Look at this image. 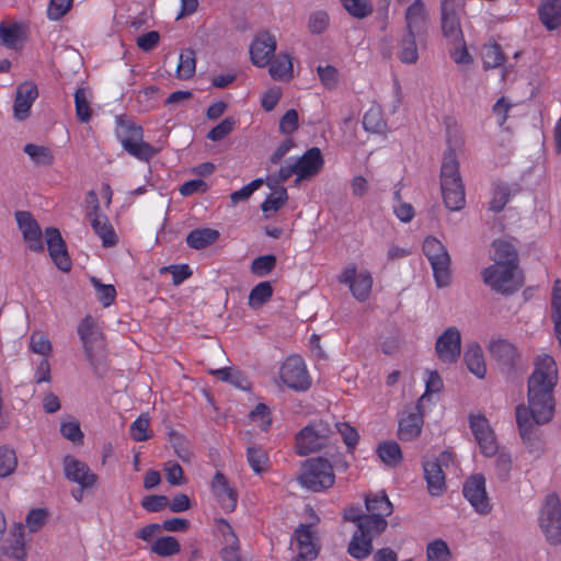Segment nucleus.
<instances>
[{"instance_id":"obj_7","label":"nucleus","mask_w":561,"mask_h":561,"mask_svg":"<svg viewBox=\"0 0 561 561\" xmlns=\"http://www.w3.org/2000/svg\"><path fill=\"white\" fill-rule=\"evenodd\" d=\"M117 137L123 148L133 157L140 161L148 162L158 150L142 140L144 131L138 125L123 123L117 129Z\"/></svg>"},{"instance_id":"obj_54","label":"nucleus","mask_w":561,"mask_h":561,"mask_svg":"<svg viewBox=\"0 0 561 561\" xmlns=\"http://www.w3.org/2000/svg\"><path fill=\"white\" fill-rule=\"evenodd\" d=\"M18 459L15 451L8 447L0 448V477L5 478L12 474L16 468Z\"/></svg>"},{"instance_id":"obj_64","label":"nucleus","mask_w":561,"mask_h":561,"mask_svg":"<svg viewBox=\"0 0 561 561\" xmlns=\"http://www.w3.org/2000/svg\"><path fill=\"white\" fill-rule=\"evenodd\" d=\"M216 528L219 536L222 538L224 545H237L239 541L231 525L224 518L217 519Z\"/></svg>"},{"instance_id":"obj_52","label":"nucleus","mask_w":561,"mask_h":561,"mask_svg":"<svg viewBox=\"0 0 561 561\" xmlns=\"http://www.w3.org/2000/svg\"><path fill=\"white\" fill-rule=\"evenodd\" d=\"M213 374L216 375L220 380L230 382L239 389L245 390L249 388L248 380L241 375L240 371L233 368H220L214 370Z\"/></svg>"},{"instance_id":"obj_1","label":"nucleus","mask_w":561,"mask_h":561,"mask_svg":"<svg viewBox=\"0 0 561 561\" xmlns=\"http://www.w3.org/2000/svg\"><path fill=\"white\" fill-rule=\"evenodd\" d=\"M534 371L528 378L527 405L515 409L519 436L527 451L540 456L545 440L539 426L549 423L554 414L553 390L558 382V367L549 354H540L534 362Z\"/></svg>"},{"instance_id":"obj_40","label":"nucleus","mask_w":561,"mask_h":561,"mask_svg":"<svg viewBox=\"0 0 561 561\" xmlns=\"http://www.w3.org/2000/svg\"><path fill=\"white\" fill-rule=\"evenodd\" d=\"M377 451L381 461L387 466L396 467L402 460L401 448L396 442L380 444Z\"/></svg>"},{"instance_id":"obj_24","label":"nucleus","mask_w":561,"mask_h":561,"mask_svg":"<svg viewBox=\"0 0 561 561\" xmlns=\"http://www.w3.org/2000/svg\"><path fill=\"white\" fill-rule=\"evenodd\" d=\"M211 490L215 493L221 508L225 512H233L238 503V494L234 489L229 486L226 477L217 472L211 481Z\"/></svg>"},{"instance_id":"obj_16","label":"nucleus","mask_w":561,"mask_h":561,"mask_svg":"<svg viewBox=\"0 0 561 561\" xmlns=\"http://www.w3.org/2000/svg\"><path fill=\"white\" fill-rule=\"evenodd\" d=\"M430 16L423 0H414L404 12V32L415 33L419 38L427 34Z\"/></svg>"},{"instance_id":"obj_23","label":"nucleus","mask_w":561,"mask_h":561,"mask_svg":"<svg viewBox=\"0 0 561 561\" xmlns=\"http://www.w3.org/2000/svg\"><path fill=\"white\" fill-rule=\"evenodd\" d=\"M66 478L78 483L82 489L92 486L96 482V476L89 467L73 457L67 456L64 460Z\"/></svg>"},{"instance_id":"obj_32","label":"nucleus","mask_w":561,"mask_h":561,"mask_svg":"<svg viewBox=\"0 0 561 561\" xmlns=\"http://www.w3.org/2000/svg\"><path fill=\"white\" fill-rule=\"evenodd\" d=\"M219 238V231L211 228H198L192 230L186 237V243L190 248L195 250L204 249Z\"/></svg>"},{"instance_id":"obj_51","label":"nucleus","mask_w":561,"mask_h":561,"mask_svg":"<svg viewBox=\"0 0 561 561\" xmlns=\"http://www.w3.org/2000/svg\"><path fill=\"white\" fill-rule=\"evenodd\" d=\"M344 9L353 16L363 19L373 12L370 0H341Z\"/></svg>"},{"instance_id":"obj_45","label":"nucleus","mask_w":561,"mask_h":561,"mask_svg":"<svg viewBox=\"0 0 561 561\" xmlns=\"http://www.w3.org/2000/svg\"><path fill=\"white\" fill-rule=\"evenodd\" d=\"M450 557V549L443 539H435L426 547L427 561H449Z\"/></svg>"},{"instance_id":"obj_20","label":"nucleus","mask_w":561,"mask_h":561,"mask_svg":"<svg viewBox=\"0 0 561 561\" xmlns=\"http://www.w3.org/2000/svg\"><path fill=\"white\" fill-rule=\"evenodd\" d=\"M46 243L49 255L56 266L62 271L68 272L71 268V260L68 255L65 242L61 234L56 228H47L45 231Z\"/></svg>"},{"instance_id":"obj_19","label":"nucleus","mask_w":561,"mask_h":561,"mask_svg":"<svg viewBox=\"0 0 561 561\" xmlns=\"http://www.w3.org/2000/svg\"><path fill=\"white\" fill-rule=\"evenodd\" d=\"M276 49V38L267 32L259 33L250 47L251 61L256 67L270 64Z\"/></svg>"},{"instance_id":"obj_49","label":"nucleus","mask_w":561,"mask_h":561,"mask_svg":"<svg viewBox=\"0 0 561 561\" xmlns=\"http://www.w3.org/2000/svg\"><path fill=\"white\" fill-rule=\"evenodd\" d=\"M247 456L249 465L255 473H261L266 470L268 457L262 448L256 446L248 447Z\"/></svg>"},{"instance_id":"obj_62","label":"nucleus","mask_w":561,"mask_h":561,"mask_svg":"<svg viewBox=\"0 0 561 561\" xmlns=\"http://www.w3.org/2000/svg\"><path fill=\"white\" fill-rule=\"evenodd\" d=\"M263 181L261 179L253 180L248 185L242 188L234 191L230 194V199L233 205L245 202L250 198V196L262 185Z\"/></svg>"},{"instance_id":"obj_29","label":"nucleus","mask_w":561,"mask_h":561,"mask_svg":"<svg viewBox=\"0 0 561 561\" xmlns=\"http://www.w3.org/2000/svg\"><path fill=\"white\" fill-rule=\"evenodd\" d=\"M296 541L298 548V557L302 560H313L318 556L316 543L310 528L306 525H300L296 531Z\"/></svg>"},{"instance_id":"obj_42","label":"nucleus","mask_w":561,"mask_h":561,"mask_svg":"<svg viewBox=\"0 0 561 561\" xmlns=\"http://www.w3.org/2000/svg\"><path fill=\"white\" fill-rule=\"evenodd\" d=\"M151 552L160 556V557H171L180 552V543L172 536H164L158 538L151 545Z\"/></svg>"},{"instance_id":"obj_13","label":"nucleus","mask_w":561,"mask_h":561,"mask_svg":"<svg viewBox=\"0 0 561 561\" xmlns=\"http://www.w3.org/2000/svg\"><path fill=\"white\" fill-rule=\"evenodd\" d=\"M435 351L446 364H454L461 353V334L456 327L447 328L436 340Z\"/></svg>"},{"instance_id":"obj_3","label":"nucleus","mask_w":561,"mask_h":561,"mask_svg":"<svg viewBox=\"0 0 561 561\" xmlns=\"http://www.w3.org/2000/svg\"><path fill=\"white\" fill-rule=\"evenodd\" d=\"M324 159L317 147L308 149L299 158H289L277 173V182H286L291 175H296L295 185L301 181L314 178L323 168Z\"/></svg>"},{"instance_id":"obj_5","label":"nucleus","mask_w":561,"mask_h":561,"mask_svg":"<svg viewBox=\"0 0 561 561\" xmlns=\"http://www.w3.org/2000/svg\"><path fill=\"white\" fill-rule=\"evenodd\" d=\"M423 252L432 266L436 286L447 287L450 284V256L445 245L430 236L423 242Z\"/></svg>"},{"instance_id":"obj_12","label":"nucleus","mask_w":561,"mask_h":561,"mask_svg":"<svg viewBox=\"0 0 561 561\" xmlns=\"http://www.w3.org/2000/svg\"><path fill=\"white\" fill-rule=\"evenodd\" d=\"M329 430L322 423H314L304 427L296 436V451L306 456L318 451L328 443Z\"/></svg>"},{"instance_id":"obj_57","label":"nucleus","mask_w":561,"mask_h":561,"mask_svg":"<svg viewBox=\"0 0 561 561\" xmlns=\"http://www.w3.org/2000/svg\"><path fill=\"white\" fill-rule=\"evenodd\" d=\"M495 458V468L497 477L501 480H507L510 477V471L512 469V457L511 454L506 450H499L494 455Z\"/></svg>"},{"instance_id":"obj_43","label":"nucleus","mask_w":561,"mask_h":561,"mask_svg":"<svg viewBox=\"0 0 561 561\" xmlns=\"http://www.w3.org/2000/svg\"><path fill=\"white\" fill-rule=\"evenodd\" d=\"M22 35L23 27L18 23L0 25V39L5 46L10 48H16L21 44Z\"/></svg>"},{"instance_id":"obj_4","label":"nucleus","mask_w":561,"mask_h":561,"mask_svg":"<svg viewBox=\"0 0 561 561\" xmlns=\"http://www.w3.org/2000/svg\"><path fill=\"white\" fill-rule=\"evenodd\" d=\"M333 466L321 457L308 459L298 477L299 484L312 492H322L334 484Z\"/></svg>"},{"instance_id":"obj_18","label":"nucleus","mask_w":561,"mask_h":561,"mask_svg":"<svg viewBox=\"0 0 561 561\" xmlns=\"http://www.w3.org/2000/svg\"><path fill=\"white\" fill-rule=\"evenodd\" d=\"M421 405L420 402H416L405 408L404 416L399 420L398 435L401 440H412L420 435L423 425Z\"/></svg>"},{"instance_id":"obj_34","label":"nucleus","mask_w":561,"mask_h":561,"mask_svg":"<svg viewBox=\"0 0 561 561\" xmlns=\"http://www.w3.org/2000/svg\"><path fill=\"white\" fill-rule=\"evenodd\" d=\"M89 220L95 234H98L102 240L104 247H112L116 244L117 236L105 215L96 216Z\"/></svg>"},{"instance_id":"obj_31","label":"nucleus","mask_w":561,"mask_h":561,"mask_svg":"<svg viewBox=\"0 0 561 561\" xmlns=\"http://www.w3.org/2000/svg\"><path fill=\"white\" fill-rule=\"evenodd\" d=\"M417 34L404 32L399 42L398 57L401 62L412 65L419 60V50L416 44Z\"/></svg>"},{"instance_id":"obj_44","label":"nucleus","mask_w":561,"mask_h":561,"mask_svg":"<svg viewBox=\"0 0 561 561\" xmlns=\"http://www.w3.org/2000/svg\"><path fill=\"white\" fill-rule=\"evenodd\" d=\"M363 126L366 130L373 133H380L386 127V123L382 117L381 107L373 105L363 117Z\"/></svg>"},{"instance_id":"obj_21","label":"nucleus","mask_w":561,"mask_h":561,"mask_svg":"<svg viewBox=\"0 0 561 561\" xmlns=\"http://www.w3.org/2000/svg\"><path fill=\"white\" fill-rule=\"evenodd\" d=\"M38 96V90L35 83L26 81L16 89V95L13 104V116L18 121H24L30 116L31 107Z\"/></svg>"},{"instance_id":"obj_15","label":"nucleus","mask_w":561,"mask_h":561,"mask_svg":"<svg viewBox=\"0 0 561 561\" xmlns=\"http://www.w3.org/2000/svg\"><path fill=\"white\" fill-rule=\"evenodd\" d=\"M440 10V31L447 44H461L463 42V32L460 23L461 8H439Z\"/></svg>"},{"instance_id":"obj_63","label":"nucleus","mask_w":561,"mask_h":561,"mask_svg":"<svg viewBox=\"0 0 561 561\" xmlns=\"http://www.w3.org/2000/svg\"><path fill=\"white\" fill-rule=\"evenodd\" d=\"M329 25V15L324 11L313 12L308 21V27L313 34L323 33Z\"/></svg>"},{"instance_id":"obj_17","label":"nucleus","mask_w":561,"mask_h":561,"mask_svg":"<svg viewBox=\"0 0 561 561\" xmlns=\"http://www.w3.org/2000/svg\"><path fill=\"white\" fill-rule=\"evenodd\" d=\"M15 219L27 248L34 252L43 251L42 230L31 213L19 210L15 213Z\"/></svg>"},{"instance_id":"obj_53","label":"nucleus","mask_w":561,"mask_h":561,"mask_svg":"<svg viewBox=\"0 0 561 561\" xmlns=\"http://www.w3.org/2000/svg\"><path fill=\"white\" fill-rule=\"evenodd\" d=\"M91 283L96 290L98 300L103 307H110L116 298V289L111 284H102L96 277H91Z\"/></svg>"},{"instance_id":"obj_26","label":"nucleus","mask_w":561,"mask_h":561,"mask_svg":"<svg viewBox=\"0 0 561 561\" xmlns=\"http://www.w3.org/2000/svg\"><path fill=\"white\" fill-rule=\"evenodd\" d=\"M538 14L547 30L559 28L561 26V0H541Z\"/></svg>"},{"instance_id":"obj_9","label":"nucleus","mask_w":561,"mask_h":561,"mask_svg":"<svg viewBox=\"0 0 561 561\" xmlns=\"http://www.w3.org/2000/svg\"><path fill=\"white\" fill-rule=\"evenodd\" d=\"M367 520L375 534L386 530L388 523L386 517L392 513V504L385 492L369 494L365 497Z\"/></svg>"},{"instance_id":"obj_2","label":"nucleus","mask_w":561,"mask_h":561,"mask_svg":"<svg viewBox=\"0 0 561 561\" xmlns=\"http://www.w3.org/2000/svg\"><path fill=\"white\" fill-rule=\"evenodd\" d=\"M494 263L482 271L483 282L501 294H512L522 286L518 259L514 247L502 240L492 244Z\"/></svg>"},{"instance_id":"obj_33","label":"nucleus","mask_w":561,"mask_h":561,"mask_svg":"<svg viewBox=\"0 0 561 561\" xmlns=\"http://www.w3.org/2000/svg\"><path fill=\"white\" fill-rule=\"evenodd\" d=\"M489 348L491 355L506 366L514 365L518 356L516 347L505 340L491 342Z\"/></svg>"},{"instance_id":"obj_11","label":"nucleus","mask_w":561,"mask_h":561,"mask_svg":"<svg viewBox=\"0 0 561 561\" xmlns=\"http://www.w3.org/2000/svg\"><path fill=\"white\" fill-rule=\"evenodd\" d=\"M469 426L481 454L485 457H493L497 451L499 445L489 420L482 414H471L469 416Z\"/></svg>"},{"instance_id":"obj_50","label":"nucleus","mask_w":561,"mask_h":561,"mask_svg":"<svg viewBox=\"0 0 561 561\" xmlns=\"http://www.w3.org/2000/svg\"><path fill=\"white\" fill-rule=\"evenodd\" d=\"M30 350L46 358L50 355L53 346L46 334L41 331H35L30 337Z\"/></svg>"},{"instance_id":"obj_61","label":"nucleus","mask_w":561,"mask_h":561,"mask_svg":"<svg viewBox=\"0 0 561 561\" xmlns=\"http://www.w3.org/2000/svg\"><path fill=\"white\" fill-rule=\"evenodd\" d=\"M271 412L266 404L259 403L253 411L250 412V419L255 422L261 430L266 431L271 425Z\"/></svg>"},{"instance_id":"obj_36","label":"nucleus","mask_w":561,"mask_h":561,"mask_svg":"<svg viewBox=\"0 0 561 561\" xmlns=\"http://www.w3.org/2000/svg\"><path fill=\"white\" fill-rule=\"evenodd\" d=\"M23 526L19 524L14 530V546L11 547V551L7 550L5 546H2L3 553L0 556V561H25V550L22 537Z\"/></svg>"},{"instance_id":"obj_39","label":"nucleus","mask_w":561,"mask_h":561,"mask_svg":"<svg viewBox=\"0 0 561 561\" xmlns=\"http://www.w3.org/2000/svg\"><path fill=\"white\" fill-rule=\"evenodd\" d=\"M91 96L92 95L90 90L85 88H80L75 93L76 115L77 118L82 123H87L91 118Z\"/></svg>"},{"instance_id":"obj_6","label":"nucleus","mask_w":561,"mask_h":561,"mask_svg":"<svg viewBox=\"0 0 561 561\" xmlns=\"http://www.w3.org/2000/svg\"><path fill=\"white\" fill-rule=\"evenodd\" d=\"M539 527L550 545L561 542V501L556 493L546 495L538 515Z\"/></svg>"},{"instance_id":"obj_27","label":"nucleus","mask_w":561,"mask_h":561,"mask_svg":"<svg viewBox=\"0 0 561 561\" xmlns=\"http://www.w3.org/2000/svg\"><path fill=\"white\" fill-rule=\"evenodd\" d=\"M442 195L446 207L450 210H459L463 207L466 197L462 181L440 183Z\"/></svg>"},{"instance_id":"obj_38","label":"nucleus","mask_w":561,"mask_h":561,"mask_svg":"<svg viewBox=\"0 0 561 561\" xmlns=\"http://www.w3.org/2000/svg\"><path fill=\"white\" fill-rule=\"evenodd\" d=\"M270 75L275 80L287 81L293 76V64L287 55H278L270 66Z\"/></svg>"},{"instance_id":"obj_14","label":"nucleus","mask_w":561,"mask_h":561,"mask_svg":"<svg viewBox=\"0 0 561 561\" xmlns=\"http://www.w3.org/2000/svg\"><path fill=\"white\" fill-rule=\"evenodd\" d=\"M462 493L468 502L479 514H488L491 511L490 500L485 491V479L482 474H474L463 484Z\"/></svg>"},{"instance_id":"obj_59","label":"nucleus","mask_w":561,"mask_h":561,"mask_svg":"<svg viewBox=\"0 0 561 561\" xmlns=\"http://www.w3.org/2000/svg\"><path fill=\"white\" fill-rule=\"evenodd\" d=\"M510 198V191L504 185H496L493 188L492 198L490 201V209L499 213L507 204Z\"/></svg>"},{"instance_id":"obj_30","label":"nucleus","mask_w":561,"mask_h":561,"mask_svg":"<svg viewBox=\"0 0 561 561\" xmlns=\"http://www.w3.org/2000/svg\"><path fill=\"white\" fill-rule=\"evenodd\" d=\"M463 357L470 373L480 379L485 377L486 366L480 345L476 343L470 344L467 347Z\"/></svg>"},{"instance_id":"obj_22","label":"nucleus","mask_w":561,"mask_h":561,"mask_svg":"<svg viewBox=\"0 0 561 561\" xmlns=\"http://www.w3.org/2000/svg\"><path fill=\"white\" fill-rule=\"evenodd\" d=\"M77 332L82 342L87 359L93 363L94 350L101 344L102 335L91 316H87L78 325Z\"/></svg>"},{"instance_id":"obj_35","label":"nucleus","mask_w":561,"mask_h":561,"mask_svg":"<svg viewBox=\"0 0 561 561\" xmlns=\"http://www.w3.org/2000/svg\"><path fill=\"white\" fill-rule=\"evenodd\" d=\"M461 176L459 173V163L455 151L449 150L445 152L442 170H440V183L443 182H455L460 181Z\"/></svg>"},{"instance_id":"obj_58","label":"nucleus","mask_w":561,"mask_h":561,"mask_svg":"<svg viewBox=\"0 0 561 561\" xmlns=\"http://www.w3.org/2000/svg\"><path fill=\"white\" fill-rule=\"evenodd\" d=\"M236 125V121L232 117H226L207 134V138L213 141H219L229 135Z\"/></svg>"},{"instance_id":"obj_55","label":"nucleus","mask_w":561,"mask_h":561,"mask_svg":"<svg viewBox=\"0 0 561 561\" xmlns=\"http://www.w3.org/2000/svg\"><path fill=\"white\" fill-rule=\"evenodd\" d=\"M150 425V419L148 414L139 415L131 424L129 433L135 442H145L150 435H148V428Z\"/></svg>"},{"instance_id":"obj_25","label":"nucleus","mask_w":561,"mask_h":561,"mask_svg":"<svg viewBox=\"0 0 561 561\" xmlns=\"http://www.w3.org/2000/svg\"><path fill=\"white\" fill-rule=\"evenodd\" d=\"M378 535L370 528L357 529L348 543L347 552L354 559H366L373 552V539Z\"/></svg>"},{"instance_id":"obj_47","label":"nucleus","mask_w":561,"mask_h":561,"mask_svg":"<svg viewBox=\"0 0 561 561\" xmlns=\"http://www.w3.org/2000/svg\"><path fill=\"white\" fill-rule=\"evenodd\" d=\"M288 198L287 191L285 187H279L275 190L272 194H270L265 201L262 203V210L266 216L268 214L276 213L283 205L286 203Z\"/></svg>"},{"instance_id":"obj_37","label":"nucleus","mask_w":561,"mask_h":561,"mask_svg":"<svg viewBox=\"0 0 561 561\" xmlns=\"http://www.w3.org/2000/svg\"><path fill=\"white\" fill-rule=\"evenodd\" d=\"M272 295L273 287L271 283L261 282L251 289L248 305L251 309H259L272 298Z\"/></svg>"},{"instance_id":"obj_60","label":"nucleus","mask_w":561,"mask_h":561,"mask_svg":"<svg viewBox=\"0 0 561 561\" xmlns=\"http://www.w3.org/2000/svg\"><path fill=\"white\" fill-rule=\"evenodd\" d=\"M72 0H50L47 7V16L51 21L61 19L71 8Z\"/></svg>"},{"instance_id":"obj_46","label":"nucleus","mask_w":561,"mask_h":561,"mask_svg":"<svg viewBox=\"0 0 561 561\" xmlns=\"http://www.w3.org/2000/svg\"><path fill=\"white\" fill-rule=\"evenodd\" d=\"M24 152L36 164L49 165L54 160L51 151L44 146L27 144L24 146Z\"/></svg>"},{"instance_id":"obj_48","label":"nucleus","mask_w":561,"mask_h":561,"mask_svg":"<svg viewBox=\"0 0 561 561\" xmlns=\"http://www.w3.org/2000/svg\"><path fill=\"white\" fill-rule=\"evenodd\" d=\"M482 60L484 68H496L504 64L505 57L500 45L491 44L482 48Z\"/></svg>"},{"instance_id":"obj_56","label":"nucleus","mask_w":561,"mask_h":561,"mask_svg":"<svg viewBox=\"0 0 561 561\" xmlns=\"http://www.w3.org/2000/svg\"><path fill=\"white\" fill-rule=\"evenodd\" d=\"M276 265V257L272 254L255 257L251 263V272L263 277L267 275Z\"/></svg>"},{"instance_id":"obj_8","label":"nucleus","mask_w":561,"mask_h":561,"mask_svg":"<svg viewBox=\"0 0 561 561\" xmlns=\"http://www.w3.org/2000/svg\"><path fill=\"white\" fill-rule=\"evenodd\" d=\"M279 378L284 385L295 391H306L311 386L307 366L300 356L286 358L279 368Z\"/></svg>"},{"instance_id":"obj_41","label":"nucleus","mask_w":561,"mask_h":561,"mask_svg":"<svg viewBox=\"0 0 561 561\" xmlns=\"http://www.w3.org/2000/svg\"><path fill=\"white\" fill-rule=\"evenodd\" d=\"M196 69L195 53L193 49H184L179 56V64L176 67L178 78L182 80L190 79Z\"/></svg>"},{"instance_id":"obj_10","label":"nucleus","mask_w":561,"mask_h":561,"mask_svg":"<svg viewBox=\"0 0 561 561\" xmlns=\"http://www.w3.org/2000/svg\"><path fill=\"white\" fill-rule=\"evenodd\" d=\"M341 284L347 285L353 297L358 301H366L371 293L373 276L367 270L357 272L354 264L346 266L337 277Z\"/></svg>"},{"instance_id":"obj_28","label":"nucleus","mask_w":561,"mask_h":561,"mask_svg":"<svg viewBox=\"0 0 561 561\" xmlns=\"http://www.w3.org/2000/svg\"><path fill=\"white\" fill-rule=\"evenodd\" d=\"M423 469L431 495L438 496L443 494L445 490V474L440 465L437 461H425Z\"/></svg>"}]
</instances>
